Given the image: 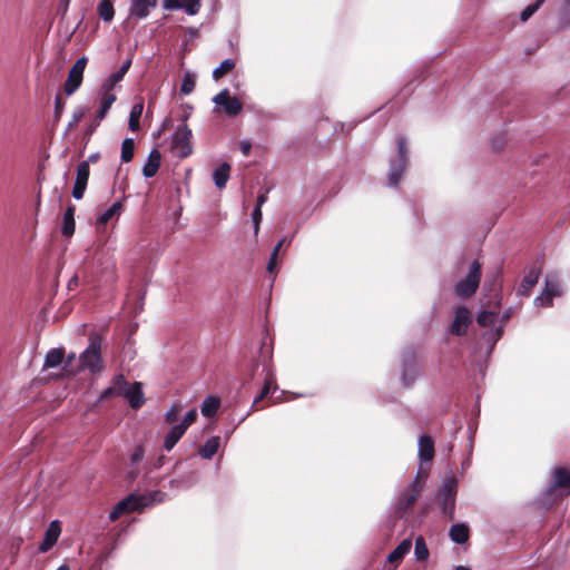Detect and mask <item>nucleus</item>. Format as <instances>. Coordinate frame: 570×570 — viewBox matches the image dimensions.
<instances>
[{
	"label": "nucleus",
	"instance_id": "f257e3e1",
	"mask_svg": "<svg viewBox=\"0 0 570 570\" xmlns=\"http://www.w3.org/2000/svg\"><path fill=\"white\" fill-rule=\"evenodd\" d=\"M100 347V336L91 333L88 347L79 356V370H88L92 374L100 373L104 370Z\"/></svg>",
	"mask_w": 570,
	"mask_h": 570
},
{
	"label": "nucleus",
	"instance_id": "864d4df0",
	"mask_svg": "<svg viewBox=\"0 0 570 570\" xmlns=\"http://www.w3.org/2000/svg\"><path fill=\"white\" fill-rule=\"evenodd\" d=\"M107 112H108V110H105L101 107L99 108L98 114H97V125L106 117Z\"/></svg>",
	"mask_w": 570,
	"mask_h": 570
},
{
	"label": "nucleus",
	"instance_id": "c756f323",
	"mask_svg": "<svg viewBox=\"0 0 570 570\" xmlns=\"http://www.w3.org/2000/svg\"><path fill=\"white\" fill-rule=\"evenodd\" d=\"M553 485L557 488L570 487V473L562 468L554 471Z\"/></svg>",
	"mask_w": 570,
	"mask_h": 570
},
{
	"label": "nucleus",
	"instance_id": "4468645a",
	"mask_svg": "<svg viewBox=\"0 0 570 570\" xmlns=\"http://www.w3.org/2000/svg\"><path fill=\"white\" fill-rule=\"evenodd\" d=\"M422 490V485L417 481V479L412 484L411 493H403L396 503L395 510L397 513L404 512L407 508H410L419 498L420 492Z\"/></svg>",
	"mask_w": 570,
	"mask_h": 570
},
{
	"label": "nucleus",
	"instance_id": "4be33fe9",
	"mask_svg": "<svg viewBox=\"0 0 570 570\" xmlns=\"http://www.w3.org/2000/svg\"><path fill=\"white\" fill-rule=\"evenodd\" d=\"M449 534L453 542L463 544L469 539V528L463 523L453 524Z\"/></svg>",
	"mask_w": 570,
	"mask_h": 570
},
{
	"label": "nucleus",
	"instance_id": "a18cd8bd",
	"mask_svg": "<svg viewBox=\"0 0 570 570\" xmlns=\"http://www.w3.org/2000/svg\"><path fill=\"white\" fill-rule=\"evenodd\" d=\"M65 101L60 96H57L55 99V119L58 121L63 112Z\"/></svg>",
	"mask_w": 570,
	"mask_h": 570
},
{
	"label": "nucleus",
	"instance_id": "3c124183",
	"mask_svg": "<svg viewBox=\"0 0 570 570\" xmlns=\"http://www.w3.org/2000/svg\"><path fill=\"white\" fill-rule=\"evenodd\" d=\"M73 360H75V354H70L66 358L65 371H67L70 374H76L77 373L76 371L69 370V366L71 365V362Z\"/></svg>",
	"mask_w": 570,
	"mask_h": 570
},
{
	"label": "nucleus",
	"instance_id": "de8ad7c7",
	"mask_svg": "<svg viewBox=\"0 0 570 570\" xmlns=\"http://www.w3.org/2000/svg\"><path fill=\"white\" fill-rule=\"evenodd\" d=\"M252 217H253V222H254V232H255V234H257L259 230V224L262 220V209L259 208V206L255 207V209L252 214Z\"/></svg>",
	"mask_w": 570,
	"mask_h": 570
},
{
	"label": "nucleus",
	"instance_id": "dca6fc26",
	"mask_svg": "<svg viewBox=\"0 0 570 570\" xmlns=\"http://www.w3.org/2000/svg\"><path fill=\"white\" fill-rule=\"evenodd\" d=\"M541 271L539 268H531L528 274L523 277L518 294L522 296H529L530 291L535 286L539 281Z\"/></svg>",
	"mask_w": 570,
	"mask_h": 570
},
{
	"label": "nucleus",
	"instance_id": "79ce46f5",
	"mask_svg": "<svg viewBox=\"0 0 570 570\" xmlns=\"http://www.w3.org/2000/svg\"><path fill=\"white\" fill-rule=\"evenodd\" d=\"M196 417H197V411L195 409H193L186 414L183 422L178 425L186 431L195 422Z\"/></svg>",
	"mask_w": 570,
	"mask_h": 570
},
{
	"label": "nucleus",
	"instance_id": "7ed1b4c3",
	"mask_svg": "<svg viewBox=\"0 0 570 570\" xmlns=\"http://www.w3.org/2000/svg\"><path fill=\"white\" fill-rule=\"evenodd\" d=\"M407 147L406 139L404 137L397 138V159L391 163L390 173H389V184L390 186H397L400 183L406 166H407Z\"/></svg>",
	"mask_w": 570,
	"mask_h": 570
},
{
	"label": "nucleus",
	"instance_id": "49530a36",
	"mask_svg": "<svg viewBox=\"0 0 570 570\" xmlns=\"http://www.w3.org/2000/svg\"><path fill=\"white\" fill-rule=\"evenodd\" d=\"M272 381L271 380H267L265 382V385L261 392V394L254 399V402H253V406H255L257 403H259L264 397H266L268 394H269V391L272 389Z\"/></svg>",
	"mask_w": 570,
	"mask_h": 570
},
{
	"label": "nucleus",
	"instance_id": "37998d69",
	"mask_svg": "<svg viewBox=\"0 0 570 570\" xmlns=\"http://www.w3.org/2000/svg\"><path fill=\"white\" fill-rule=\"evenodd\" d=\"M180 411L178 405H173L165 414V421L169 424L174 423L177 420V415Z\"/></svg>",
	"mask_w": 570,
	"mask_h": 570
},
{
	"label": "nucleus",
	"instance_id": "13d9d810",
	"mask_svg": "<svg viewBox=\"0 0 570 570\" xmlns=\"http://www.w3.org/2000/svg\"><path fill=\"white\" fill-rule=\"evenodd\" d=\"M284 243H285V238L281 239L275 247L278 248V250H279Z\"/></svg>",
	"mask_w": 570,
	"mask_h": 570
},
{
	"label": "nucleus",
	"instance_id": "2eb2a0df",
	"mask_svg": "<svg viewBox=\"0 0 570 570\" xmlns=\"http://www.w3.org/2000/svg\"><path fill=\"white\" fill-rule=\"evenodd\" d=\"M131 65V59L126 60L120 69L114 73H111L101 85L100 89L106 91L114 92V89L116 88L117 83L121 81L126 72L128 71L129 67Z\"/></svg>",
	"mask_w": 570,
	"mask_h": 570
},
{
	"label": "nucleus",
	"instance_id": "1a4fd4ad",
	"mask_svg": "<svg viewBox=\"0 0 570 570\" xmlns=\"http://www.w3.org/2000/svg\"><path fill=\"white\" fill-rule=\"evenodd\" d=\"M472 322L471 313L464 306L456 307L451 324V333L458 336L464 335Z\"/></svg>",
	"mask_w": 570,
	"mask_h": 570
},
{
	"label": "nucleus",
	"instance_id": "393cba45",
	"mask_svg": "<svg viewBox=\"0 0 570 570\" xmlns=\"http://www.w3.org/2000/svg\"><path fill=\"white\" fill-rule=\"evenodd\" d=\"M186 431L179 425H174L167 433L164 440V446L167 451H170Z\"/></svg>",
	"mask_w": 570,
	"mask_h": 570
},
{
	"label": "nucleus",
	"instance_id": "a19ab883",
	"mask_svg": "<svg viewBox=\"0 0 570 570\" xmlns=\"http://www.w3.org/2000/svg\"><path fill=\"white\" fill-rule=\"evenodd\" d=\"M544 0H537L535 3L529 4L521 12V20L527 21L543 3Z\"/></svg>",
	"mask_w": 570,
	"mask_h": 570
},
{
	"label": "nucleus",
	"instance_id": "f03ea898",
	"mask_svg": "<svg viewBox=\"0 0 570 570\" xmlns=\"http://www.w3.org/2000/svg\"><path fill=\"white\" fill-rule=\"evenodd\" d=\"M481 264L478 261L471 263L466 276L455 285V294L461 298L472 296L480 284Z\"/></svg>",
	"mask_w": 570,
	"mask_h": 570
},
{
	"label": "nucleus",
	"instance_id": "6e6552de",
	"mask_svg": "<svg viewBox=\"0 0 570 570\" xmlns=\"http://www.w3.org/2000/svg\"><path fill=\"white\" fill-rule=\"evenodd\" d=\"M561 295V285L557 276L548 275L546 287L540 296L534 299L535 306H551L552 299Z\"/></svg>",
	"mask_w": 570,
	"mask_h": 570
},
{
	"label": "nucleus",
	"instance_id": "72a5a7b5",
	"mask_svg": "<svg viewBox=\"0 0 570 570\" xmlns=\"http://www.w3.org/2000/svg\"><path fill=\"white\" fill-rule=\"evenodd\" d=\"M116 99L115 92L99 89V104L105 110H109Z\"/></svg>",
	"mask_w": 570,
	"mask_h": 570
},
{
	"label": "nucleus",
	"instance_id": "680f3d73",
	"mask_svg": "<svg viewBox=\"0 0 570 570\" xmlns=\"http://www.w3.org/2000/svg\"><path fill=\"white\" fill-rule=\"evenodd\" d=\"M57 570H69V566L61 564Z\"/></svg>",
	"mask_w": 570,
	"mask_h": 570
},
{
	"label": "nucleus",
	"instance_id": "ddd939ff",
	"mask_svg": "<svg viewBox=\"0 0 570 570\" xmlns=\"http://www.w3.org/2000/svg\"><path fill=\"white\" fill-rule=\"evenodd\" d=\"M120 395H124L134 409H138L145 403L141 384L137 382L134 384L127 382V386L121 391Z\"/></svg>",
	"mask_w": 570,
	"mask_h": 570
},
{
	"label": "nucleus",
	"instance_id": "5fc2aeb1",
	"mask_svg": "<svg viewBox=\"0 0 570 570\" xmlns=\"http://www.w3.org/2000/svg\"><path fill=\"white\" fill-rule=\"evenodd\" d=\"M267 200V196L265 194H261L257 197V205L259 208H262V205Z\"/></svg>",
	"mask_w": 570,
	"mask_h": 570
},
{
	"label": "nucleus",
	"instance_id": "aec40b11",
	"mask_svg": "<svg viewBox=\"0 0 570 570\" xmlns=\"http://www.w3.org/2000/svg\"><path fill=\"white\" fill-rule=\"evenodd\" d=\"M412 541L410 539L403 540L387 557L390 563H399L405 554L410 552Z\"/></svg>",
	"mask_w": 570,
	"mask_h": 570
},
{
	"label": "nucleus",
	"instance_id": "58836bf2",
	"mask_svg": "<svg viewBox=\"0 0 570 570\" xmlns=\"http://www.w3.org/2000/svg\"><path fill=\"white\" fill-rule=\"evenodd\" d=\"M476 321L481 326L492 325L495 321V314L492 312L483 311L478 315Z\"/></svg>",
	"mask_w": 570,
	"mask_h": 570
},
{
	"label": "nucleus",
	"instance_id": "c9c22d12",
	"mask_svg": "<svg viewBox=\"0 0 570 570\" xmlns=\"http://www.w3.org/2000/svg\"><path fill=\"white\" fill-rule=\"evenodd\" d=\"M219 407V401L215 397H208L203 402L202 413L205 416L214 415Z\"/></svg>",
	"mask_w": 570,
	"mask_h": 570
},
{
	"label": "nucleus",
	"instance_id": "f3484780",
	"mask_svg": "<svg viewBox=\"0 0 570 570\" xmlns=\"http://www.w3.org/2000/svg\"><path fill=\"white\" fill-rule=\"evenodd\" d=\"M157 0H132L130 6V16L138 19L146 18L149 9L156 7Z\"/></svg>",
	"mask_w": 570,
	"mask_h": 570
},
{
	"label": "nucleus",
	"instance_id": "5701e85b",
	"mask_svg": "<svg viewBox=\"0 0 570 570\" xmlns=\"http://www.w3.org/2000/svg\"><path fill=\"white\" fill-rule=\"evenodd\" d=\"M230 166L227 163L222 164L213 173V179L218 188H224L229 178Z\"/></svg>",
	"mask_w": 570,
	"mask_h": 570
},
{
	"label": "nucleus",
	"instance_id": "412c9836",
	"mask_svg": "<svg viewBox=\"0 0 570 570\" xmlns=\"http://www.w3.org/2000/svg\"><path fill=\"white\" fill-rule=\"evenodd\" d=\"M65 361V351L62 348H51L43 363V368H55Z\"/></svg>",
	"mask_w": 570,
	"mask_h": 570
},
{
	"label": "nucleus",
	"instance_id": "f704fd0d",
	"mask_svg": "<svg viewBox=\"0 0 570 570\" xmlns=\"http://www.w3.org/2000/svg\"><path fill=\"white\" fill-rule=\"evenodd\" d=\"M415 558L420 561H424L429 557V549L426 543L422 537H417L415 540V549H414Z\"/></svg>",
	"mask_w": 570,
	"mask_h": 570
},
{
	"label": "nucleus",
	"instance_id": "2f4dec72",
	"mask_svg": "<svg viewBox=\"0 0 570 570\" xmlns=\"http://www.w3.org/2000/svg\"><path fill=\"white\" fill-rule=\"evenodd\" d=\"M121 207V203L116 202L111 207H109L98 217V223L107 224L114 216L120 214Z\"/></svg>",
	"mask_w": 570,
	"mask_h": 570
},
{
	"label": "nucleus",
	"instance_id": "a878e982",
	"mask_svg": "<svg viewBox=\"0 0 570 570\" xmlns=\"http://www.w3.org/2000/svg\"><path fill=\"white\" fill-rule=\"evenodd\" d=\"M75 206H68L63 214L61 232L65 236H71L75 233Z\"/></svg>",
	"mask_w": 570,
	"mask_h": 570
},
{
	"label": "nucleus",
	"instance_id": "8fccbe9b",
	"mask_svg": "<svg viewBox=\"0 0 570 570\" xmlns=\"http://www.w3.org/2000/svg\"><path fill=\"white\" fill-rule=\"evenodd\" d=\"M239 149L244 156H248L252 149V144L248 140H242L239 142Z\"/></svg>",
	"mask_w": 570,
	"mask_h": 570
},
{
	"label": "nucleus",
	"instance_id": "c03bdc74",
	"mask_svg": "<svg viewBox=\"0 0 570 570\" xmlns=\"http://www.w3.org/2000/svg\"><path fill=\"white\" fill-rule=\"evenodd\" d=\"M163 7L166 10L184 9V0H163Z\"/></svg>",
	"mask_w": 570,
	"mask_h": 570
},
{
	"label": "nucleus",
	"instance_id": "b1692460",
	"mask_svg": "<svg viewBox=\"0 0 570 570\" xmlns=\"http://www.w3.org/2000/svg\"><path fill=\"white\" fill-rule=\"evenodd\" d=\"M127 386V381L122 375H117L112 385L105 390L101 394V399H108L114 395H120L121 391Z\"/></svg>",
	"mask_w": 570,
	"mask_h": 570
},
{
	"label": "nucleus",
	"instance_id": "cd10ccee",
	"mask_svg": "<svg viewBox=\"0 0 570 570\" xmlns=\"http://www.w3.org/2000/svg\"><path fill=\"white\" fill-rule=\"evenodd\" d=\"M97 11L99 17L106 22H110L115 16L114 6L109 0H101L97 7Z\"/></svg>",
	"mask_w": 570,
	"mask_h": 570
},
{
	"label": "nucleus",
	"instance_id": "9d476101",
	"mask_svg": "<svg viewBox=\"0 0 570 570\" xmlns=\"http://www.w3.org/2000/svg\"><path fill=\"white\" fill-rule=\"evenodd\" d=\"M441 494L443 497V509L445 513L450 514V518L453 519V509H454V497L456 494V480L454 478H448L442 487Z\"/></svg>",
	"mask_w": 570,
	"mask_h": 570
},
{
	"label": "nucleus",
	"instance_id": "bf43d9fd",
	"mask_svg": "<svg viewBox=\"0 0 570 570\" xmlns=\"http://www.w3.org/2000/svg\"><path fill=\"white\" fill-rule=\"evenodd\" d=\"M69 2H70V0H62L61 6H63L65 10H67Z\"/></svg>",
	"mask_w": 570,
	"mask_h": 570
},
{
	"label": "nucleus",
	"instance_id": "473e14b6",
	"mask_svg": "<svg viewBox=\"0 0 570 570\" xmlns=\"http://www.w3.org/2000/svg\"><path fill=\"white\" fill-rule=\"evenodd\" d=\"M135 142L131 138H126L121 144V159L128 163L134 157Z\"/></svg>",
	"mask_w": 570,
	"mask_h": 570
},
{
	"label": "nucleus",
	"instance_id": "603ef678",
	"mask_svg": "<svg viewBox=\"0 0 570 570\" xmlns=\"http://www.w3.org/2000/svg\"><path fill=\"white\" fill-rule=\"evenodd\" d=\"M276 261H277V257H274V256L271 255V259H269V263L267 265L268 273H274L275 267H276Z\"/></svg>",
	"mask_w": 570,
	"mask_h": 570
},
{
	"label": "nucleus",
	"instance_id": "39448f33",
	"mask_svg": "<svg viewBox=\"0 0 570 570\" xmlns=\"http://www.w3.org/2000/svg\"><path fill=\"white\" fill-rule=\"evenodd\" d=\"M148 504L146 497L129 495L125 500L120 501L114 510L109 513L111 521L117 520L125 512L138 511Z\"/></svg>",
	"mask_w": 570,
	"mask_h": 570
},
{
	"label": "nucleus",
	"instance_id": "a211bd4d",
	"mask_svg": "<svg viewBox=\"0 0 570 570\" xmlns=\"http://www.w3.org/2000/svg\"><path fill=\"white\" fill-rule=\"evenodd\" d=\"M161 155L157 149H153L148 156L147 163L142 168L145 177L150 178L155 176L159 169Z\"/></svg>",
	"mask_w": 570,
	"mask_h": 570
},
{
	"label": "nucleus",
	"instance_id": "338daca9",
	"mask_svg": "<svg viewBox=\"0 0 570 570\" xmlns=\"http://www.w3.org/2000/svg\"><path fill=\"white\" fill-rule=\"evenodd\" d=\"M566 1H567V3L570 6V0H566Z\"/></svg>",
	"mask_w": 570,
	"mask_h": 570
},
{
	"label": "nucleus",
	"instance_id": "f8f14e48",
	"mask_svg": "<svg viewBox=\"0 0 570 570\" xmlns=\"http://www.w3.org/2000/svg\"><path fill=\"white\" fill-rule=\"evenodd\" d=\"M60 533V522L58 520L51 521L48 529L45 532V538L39 546V551L42 553L49 551L57 543Z\"/></svg>",
	"mask_w": 570,
	"mask_h": 570
},
{
	"label": "nucleus",
	"instance_id": "423d86ee",
	"mask_svg": "<svg viewBox=\"0 0 570 570\" xmlns=\"http://www.w3.org/2000/svg\"><path fill=\"white\" fill-rule=\"evenodd\" d=\"M87 66V58H79L75 65L70 68L68 77L65 83V91L68 96H71L80 87L82 82L83 71Z\"/></svg>",
	"mask_w": 570,
	"mask_h": 570
},
{
	"label": "nucleus",
	"instance_id": "9b49d317",
	"mask_svg": "<svg viewBox=\"0 0 570 570\" xmlns=\"http://www.w3.org/2000/svg\"><path fill=\"white\" fill-rule=\"evenodd\" d=\"M89 179V165L88 161H81L77 167L76 181L72 189V196L76 199H81L87 187Z\"/></svg>",
	"mask_w": 570,
	"mask_h": 570
},
{
	"label": "nucleus",
	"instance_id": "052dcab7",
	"mask_svg": "<svg viewBox=\"0 0 570 570\" xmlns=\"http://www.w3.org/2000/svg\"><path fill=\"white\" fill-rule=\"evenodd\" d=\"M278 252H279L278 248L274 247V249H273L271 255L274 256V257H277L278 256Z\"/></svg>",
	"mask_w": 570,
	"mask_h": 570
},
{
	"label": "nucleus",
	"instance_id": "69168bd1",
	"mask_svg": "<svg viewBox=\"0 0 570 570\" xmlns=\"http://www.w3.org/2000/svg\"><path fill=\"white\" fill-rule=\"evenodd\" d=\"M96 126H97V124L94 126H90V131L95 130Z\"/></svg>",
	"mask_w": 570,
	"mask_h": 570
},
{
	"label": "nucleus",
	"instance_id": "09e8293b",
	"mask_svg": "<svg viewBox=\"0 0 570 570\" xmlns=\"http://www.w3.org/2000/svg\"><path fill=\"white\" fill-rule=\"evenodd\" d=\"M144 455H145L144 448L142 446H137V449L135 450V452L130 456L131 463L132 464L139 463L144 459Z\"/></svg>",
	"mask_w": 570,
	"mask_h": 570
},
{
	"label": "nucleus",
	"instance_id": "4d7b16f0",
	"mask_svg": "<svg viewBox=\"0 0 570 570\" xmlns=\"http://www.w3.org/2000/svg\"><path fill=\"white\" fill-rule=\"evenodd\" d=\"M78 283V277L77 276H73L70 282H69V288H71L72 285H77Z\"/></svg>",
	"mask_w": 570,
	"mask_h": 570
},
{
	"label": "nucleus",
	"instance_id": "e433bc0d",
	"mask_svg": "<svg viewBox=\"0 0 570 570\" xmlns=\"http://www.w3.org/2000/svg\"><path fill=\"white\" fill-rule=\"evenodd\" d=\"M196 85V78L191 72H186L183 77L180 91L184 95H189Z\"/></svg>",
	"mask_w": 570,
	"mask_h": 570
},
{
	"label": "nucleus",
	"instance_id": "6ab92c4d",
	"mask_svg": "<svg viewBox=\"0 0 570 570\" xmlns=\"http://www.w3.org/2000/svg\"><path fill=\"white\" fill-rule=\"evenodd\" d=\"M434 456V442L431 436L422 435L419 440V458L422 461H431Z\"/></svg>",
	"mask_w": 570,
	"mask_h": 570
},
{
	"label": "nucleus",
	"instance_id": "4c0bfd02",
	"mask_svg": "<svg viewBox=\"0 0 570 570\" xmlns=\"http://www.w3.org/2000/svg\"><path fill=\"white\" fill-rule=\"evenodd\" d=\"M85 114H86V110L82 108L75 110L71 115L70 121L68 122L67 131L73 130L77 127V125L81 121Z\"/></svg>",
	"mask_w": 570,
	"mask_h": 570
},
{
	"label": "nucleus",
	"instance_id": "bb28decb",
	"mask_svg": "<svg viewBox=\"0 0 570 570\" xmlns=\"http://www.w3.org/2000/svg\"><path fill=\"white\" fill-rule=\"evenodd\" d=\"M219 448V438L213 436L209 440L206 441V443L200 448L199 454L204 459H212Z\"/></svg>",
	"mask_w": 570,
	"mask_h": 570
},
{
	"label": "nucleus",
	"instance_id": "7c9ffc66",
	"mask_svg": "<svg viewBox=\"0 0 570 570\" xmlns=\"http://www.w3.org/2000/svg\"><path fill=\"white\" fill-rule=\"evenodd\" d=\"M235 68V61L233 59H225L222 63L214 69L213 78L218 80L223 78L226 73L232 71Z\"/></svg>",
	"mask_w": 570,
	"mask_h": 570
},
{
	"label": "nucleus",
	"instance_id": "20e7f679",
	"mask_svg": "<svg viewBox=\"0 0 570 570\" xmlns=\"http://www.w3.org/2000/svg\"><path fill=\"white\" fill-rule=\"evenodd\" d=\"M191 130L187 126H181L173 136L171 148L179 158H185L191 154Z\"/></svg>",
	"mask_w": 570,
	"mask_h": 570
},
{
	"label": "nucleus",
	"instance_id": "ea45409f",
	"mask_svg": "<svg viewBox=\"0 0 570 570\" xmlns=\"http://www.w3.org/2000/svg\"><path fill=\"white\" fill-rule=\"evenodd\" d=\"M200 9V0H184V10L189 16H195Z\"/></svg>",
	"mask_w": 570,
	"mask_h": 570
},
{
	"label": "nucleus",
	"instance_id": "0e129e2a",
	"mask_svg": "<svg viewBox=\"0 0 570 570\" xmlns=\"http://www.w3.org/2000/svg\"><path fill=\"white\" fill-rule=\"evenodd\" d=\"M163 456L158 460V466H160L163 464Z\"/></svg>",
	"mask_w": 570,
	"mask_h": 570
},
{
	"label": "nucleus",
	"instance_id": "6e6d98bb",
	"mask_svg": "<svg viewBox=\"0 0 570 570\" xmlns=\"http://www.w3.org/2000/svg\"><path fill=\"white\" fill-rule=\"evenodd\" d=\"M99 159V154H92L88 157V164L89 163H96Z\"/></svg>",
	"mask_w": 570,
	"mask_h": 570
},
{
	"label": "nucleus",
	"instance_id": "c85d7f7f",
	"mask_svg": "<svg viewBox=\"0 0 570 570\" xmlns=\"http://www.w3.org/2000/svg\"><path fill=\"white\" fill-rule=\"evenodd\" d=\"M142 110H144L142 102H138L132 106V108L130 110V115H129V122H128L130 130L136 131L139 128V119L142 114Z\"/></svg>",
	"mask_w": 570,
	"mask_h": 570
},
{
	"label": "nucleus",
	"instance_id": "e2e57ef3",
	"mask_svg": "<svg viewBox=\"0 0 570 570\" xmlns=\"http://www.w3.org/2000/svg\"><path fill=\"white\" fill-rule=\"evenodd\" d=\"M455 570H469V569L463 567V566H459V567L455 568Z\"/></svg>",
	"mask_w": 570,
	"mask_h": 570
},
{
	"label": "nucleus",
	"instance_id": "0eeeda50",
	"mask_svg": "<svg viewBox=\"0 0 570 570\" xmlns=\"http://www.w3.org/2000/svg\"><path fill=\"white\" fill-rule=\"evenodd\" d=\"M213 102L217 106H222L225 114L229 117L237 116L243 109V104L238 98L230 96L228 89H223L220 92L214 96Z\"/></svg>",
	"mask_w": 570,
	"mask_h": 570
}]
</instances>
